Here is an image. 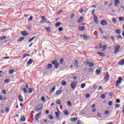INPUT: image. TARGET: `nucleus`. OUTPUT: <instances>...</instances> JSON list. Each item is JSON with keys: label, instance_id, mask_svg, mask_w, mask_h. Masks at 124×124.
I'll return each mask as SVG.
<instances>
[{"label": "nucleus", "instance_id": "obj_1", "mask_svg": "<svg viewBox=\"0 0 124 124\" xmlns=\"http://www.w3.org/2000/svg\"><path fill=\"white\" fill-rule=\"evenodd\" d=\"M42 109H43V104H41L34 108V111H35V112H39L41 111Z\"/></svg>", "mask_w": 124, "mask_h": 124}, {"label": "nucleus", "instance_id": "obj_2", "mask_svg": "<svg viewBox=\"0 0 124 124\" xmlns=\"http://www.w3.org/2000/svg\"><path fill=\"white\" fill-rule=\"evenodd\" d=\"M77 86V81H73L71 83V88L72 89H75Z\"/></svg>", "mask_w": 124, "mask_h": 124}, {"label": "nucleus", "instance_id": "obj_3", "mask_svg": "<svg viewBox=\"0 0 124 124\" xmlns=\"http://www.w3.org/2000/svg\"><path fill=\"white\" fill-rule=\"evenodd\" d=\"M41 115H42V111H40V112H39L38 114H37L35 116V121H38V119L40 117Z\"/></svg>", "mask_w": 124, "mask_h": 124}, {"label": "nucleus", "instance_id": "obj_4", "mask_svg": "<svg viewBox=\"0 0 124 124\" xmlns=\"http://www.w3.org/2000/svg\"><path fill=\"white\" fill-rule=\"evenodd\" d=\"M115 49L114 50V54H117V53H118V52H119V51H120V46L119 45H117V46H115Z\"/></svg>", "mask_w": 124, "mask_h": 124}, {"label": "nucleus", "instance_id": "obj_5", "mask_svg": "<svg viewBox=\"0 0 124 124\" xmlns=\"http://www.w3.org/2000/svg\"><path fill=\"white\" fill-rule=\"evenodd\" d=\"M118 4H120V0H115L114 5L115 7H118Z\"/></svg>", "mask_w": 124, "mask_h": 124}, {"label": "nucleus", "instance_id": "obj_6", "mask_svg": "<svg viewBox=\"0 0 124 124\" xmlns=\"http://www.w3.org/2000/svg\"><path fill=\"white\" fill-rule=\"evenodd\" d=\"M21 34L23 36H28L29 35V33L27 32V31H23L21 32Z\"/></svg>", "mask_w": 124, "mask_h": 124}, {"label": "nucleus", "instance_id": "obj_7", "mask_svg": "<svg viewBox=\"0 0 124 124\" xmlns=\"http://www.w3.org/2000/svg\"><path fill=\"white\" fill-rule=\"evenodd\" d=\"M107 75L106 76L104 77V80H105V81H107V82H108V81H109V74L108 73V72H107Z\"/></svg>", "mask_w": 124, "mask_h": 124}, {"label": "nucleus", "instance_id": "obj_8", "mask_svg": "<svg viewBox=\"0 0 124 124\" xmlns=\"http://www.w3.org/2000/svg\"><path fill=\"white\" fill-rule=\"evenodd\" d=\"M33 62V60L32 59H30L27 62L28 66H30L31 63Z\"/></svg>", "mask_w": 124, "mask_h": 124}, {"label": "nucleus", "instance_id": "obj_9", "mask_svg": "<svg viewBox=\"0 0 124 124\" xmlns=\"http://www.w3.org/2000/svg\"><path fill=\"white\" fill-rule=\"evenodd\" d=\"M80 36L82 37V38H83V39H85V40H88V38H90L89 36H86L84 34H81L80 35Z\"/></svg>", "mask_w": 124, "mask_h": 124}, {"label": "nucleus", "instance_id": "obj_10", "mask_svg": "<svg viewBox=\"0 0 124 124\" xmlns=\"http://www.w3.org/2000/svg\"><path fill=\"white\" fill-rule=\"evenodd\" d=\"M77 120H78V118H70V121L71 122H72V123H75V122H76L77 121Z\"/></svg>", "mask_w": 124, "mask_h": 124}, {"label": "nucleus", "instance_id": "obj_11", "mask_svg": "<svg viewBox=\"0 0 124 124\" xmlns=\"http://www.w3.org/2000/svg\"><path fill=\"white\" fill-rule=\"evenodd\" d=\"M101 25L102 26H106L107 25V22H106L105 20H103L101 22Z\"/></svg>", "mask_w": 124, "mask_h": 124}, {"label": "nucleus", "instance_id": "obj_12", "mask_svg": "<svg viewBox=\"0 0 124 124\" xmlns=\"http://www.w3.org/2000/svg\"><path fill=\"white\" fill-rule=\"evenodd\" d=\"M18 100L20 102H23L24 101V99L23 98V96L22 95H19L18 96Z\"/></svg>", "mask_w": 124, "mask_h": 124}, {"label": "nucleus", "instance_id": "obj_13", "mask_svg": "<svg viewBox=\"0 0 124 124\" xmlns=\"http://www.w3.org/2000/svg\"><path fill=\"white\" fill-rule=\"evenodd\" d=\"M78 61L77 60H76L75 61V63H74V65H75L76 67H77V68H79V65H78Z\"/></svg>", "mask_w": 124, "mask_h": 124}, {"label": "nucleus", "instance_id": "obj_14", "mask_svg": "<svg viewBox=\"0 0 124 124\" xmlns=\"http://www.w3.org/2000/svg\"><path fill=\"white\" fill-rule=\"evenodd\" d=\"M118 63L119 65H124V59L121 60Z\"/></svg>", "mask_w": 124, "mask_h": 124}, {"label": "nucleus", "instance_id": "obj_15", "mask_svg": "<svg viewBox=\"0 0 124 124\" xmlns=\"http://www.w3.org/2000/svg\"><path fill=\"white\" fill-rule=\"evenodd\" d=\"M91 108H93V112H95V111H96V109H95V104H93V105H92L91 106Z\"/></svg>", "mask_w": 124, "mask_h": 124}, {"label": "nucleus", "instance_id": "obj_16", "mask_svg": "<svg viewBox=\"0 0 124 124\" xmlns=\"http://www.w3.org/2000/svg\"><path fill=\"white\" fill-rule=\"evenodd\" d=\"M83 19H84V17L83 16L80 17V18L78 20V24H80V23H82V22H83Z\"/></svg>", "mask_w": 124, "mask_h": 124}, {"label": "nucleus", "instance_id": "obj_17", "mask_svg": "<svg viewBox=\"0 0 124 124\" xmlns=\"http://www.w3.org/2000/svg\"><path fill=\"white\" fill-rule=\"evenodd\" d=\"M62 90H58L56 92V94H57V95H59V94H61V93H62Z\"/></svg>", "mask_w": 124, "mask_h": 124}, {"label": "nucleus", "instance_id": "obj_18", "mask_svg": "<svg viewBox=\"0 0 124 124\" xmlns=\"http://www.w3.org/2000/svg\"><path fill=\"white\" fill-rule=\"evenodd\" d=\"M94 17V21L96 24H98V20L97 19V16H93Z\"/></svg>", "mask_w": 124, "mask_h": 124}, {"label": "nucleus", "instance_id": "obj_19", "mask_svg": "<svg viewBox=\"0 0 124 124\" xmlns=\"http://www.w3.org/2000/svg\"><path fill=\"white\" fill-rule=\"evenodd\" d=\"M101 72V70L99 69H97L95 71V73L97 74V75H99L100 74V73Z\"/></svg>", "mask_w": 124, "mask_h": 124}, {"label": "nucleus", "instance_id": "obj_20", "mask_svg": "<svg viewBox=\"0 0 124 124\" xmlns=\"http://www.w3.org/2000/svg\"><path fill=\"white\" fill-rule=\"evenodd\" d=\"M115 32L117 34H121V30H120V29H116L115 30Z\"/></svg>", "mask_w": 124, "mask_h": 124}, {"label": "nucleus", "instance_id": "obj_21", "mask_svg": "<svg viewBox=\"0 0 124 124\" xmlns=\"http://www.w3.org/2000/svg\"><path fill=\"white\" fill-rule=\"evenodd\" d=\"M59 66H60V64H59V63H56L54 64V68L56 69H58V68H59Z\"/></svg>", "mask_w": 124, "mask_h": 124}, {"label": "nucleus", "instance_id": "obj_22", "mask_svg": "<svg viewBox=\"0 0 124 124\" xmlns=\"http://www.w3.org/2000/svg\"><path fill=\"white\" fill-rule=\"evenodd\" d=\"M121 83H122V82L120 80H117L116 81V83L115 84V85L117 86V87H119V86H120V84H121Z\"/></svg>", "mask_w": 124, "mask_h": 124}, {"label": "nucleus", "instance_id": "obj_23", "mask_svg": "<svg viewBox=\"0 0 124 124\" xmlns=\"http://www.w3.org/2000/svg\"><path fill=\"white\" fill-rule=\"evenodd\" d=\"M52 64H48L46 66V68L47 69H51V68H52Z\"/></svg>", "mask_w": 124, "mask_h": 124}, {"label": "nucleus", "instance_id": "obj_24", "mask_svg": "<svg viewBox=\"0 0 124 124\" xmlns=\"http://www.w3.org/2000/svg\"><path fill=\"white\" fill-rule=\"evenodd\" d=\"M78 30L81 31H85V27L81 26L78 29Z\"/></svg>", "mask_w": 124, "mask_h": 124}, {"label": "nucleus", "instance_id": "obj_25", "mask_svg": "<svg viewBox=\"0 0 124 124\" xmlns=\"http://www.w3.org/2000/svg\"><path fill=\"white\" fill-rule=\"evenodd\" d=\"M55 90H56V87H53L52 88V89H51L50 91V93H54V92H55Z\"/></svg>", "mask_w": 124, "mask_h": 124}, {"label": "nucleus", "instance_id": "obj_26", "mask_svg": "<svg viewBox=\"0 0 124 124\" xmlns=\"http://www.w3.org/2000/svg\"><path fill=\"white\" fill-rule=\"evenodd\" d=\"M22 90L24 93H28V90H27V88H22Z\"/></svg>", "mask_w": 124, "mask_h": 124}, {"label": "nucleus", "instance_id": "obj_27", "mask_svg": "<svg viewBox=\"0 0 124 124\" xmlns=\"http://www.w3.org/2000/svg\"><path fill=\"white\" fill-rule=\"evenodd\" d=\"M98 55H99L101 57H105V55H104V53L101 52H98Z\"/></svg>", "mask_w": 124, "mask_h": 124}, {"label": "nucleus", "instance_id": "obj_28", "mask_svg": "<svg viewBox=\"0 0 124 124\" xmlns=\"http://www.w3.org/2000/svg\"><path fill=\"white\" fill-rule=\"evenodd\" d=\"M35 38H36V37H33L32 38L28 40V43H30V42H31V41H32V40H34Z\"/></svg>", "mask_w": 124, "mask_h": 124}, {"label": "nucleus", "instance_id": "obj_29", "mask_svg": "<svg viewBox=\"0 0 124 124\" xmlns=\"http://www.w3.org/2000/svg\"><path fill=\"white\" fill-rule=\"evenodd\" d=\"M61 25H62V22H57L55 24V26L57 27H60V26H61Z\"/></svg>", "mask_w": 124, "mask_h": 124}, {"label": "nucleus", "instance_id": "obj_30", "mask_svg": "<svg viewBox=\"0 0 124 124\" xmlns=\"http://www.w3.org/2000/svg\"><path fill=\"white\" fill-rule=\"evenodd\" d=\"M24 39H25V37H20L19 38L18 41H19V42H21V41H23V40Z\"/></svg>", "mask_w": 124, "mask_h": 124}, {"label": "nucleus", "instance_id": "obj_31", "mask_svg": "<svg viewBox=\"0 0 124 124\" xmlns=\"http://www.w3.org/2000/svg\"><path fill=\"white\" fill-rule=\"evenodd\" d=\"M20 120L21 122H25V121H26V117L22 116Z\"/></svg>", "mask_w": 124, "mask_h": 124}, {"label": "nucleus", "instance_id": "obj_32", "mask_svg": "<svg viewBox=\"0 0 124 124\" xmlns=\"http://www.w3.org/2000/svg\"><path fill=\"white\" fill-rule=\"evenodd\" d=\"M101 97L102 99H105V98H106V96H105V94H102L101 95Z\"/></svg>", "mask_w": 124, "mask_h": 124}, {"label": "nucleus", "instance_id": "obj_33", "mask_svg": "<svg viewBox=\"0 0 124 124\" xmlns=\"http://www.w3.org/2000/svg\"><path fill=\"white\" fill-rule=\"evenodd\" d=\"M4 39H6V36H2L0 37V40H3Z\"/></svg>", "mask_w": 124, "mask_h": 124}, {"label": "nucleus", "instance_id": "obj_34", "mask_svg": "<svg viewBox=\"0 0 124 124\" xmlns=\"http://www.w3.org/2000/svg\"><path fill=\"white\" fill-rule=\"evenodd\" d=\"M33 91V89H32V88H30L28 91L29 93H32Z\"/></svg>", "mask_w": 124, "mask_h": 124}, {"label": "nucleus", "instance_id": "obj_35", "mask_svg": "<svg viewBox=\"0 0 124 124\" xmlns=\"http://www.w3.org/2000/svg\"><path fill=\"white\" fill-rule=\"evenodd\" d=\"M45 29L46 30V31H47V32H48L49 33H51V30L50 29V27L46 28Z\"/></svg>", "mask_w": 124, "mask_h": 124}, {"label": "nucleus", "instance_id": "obj_36", "mask_svg": "<svg viewBox=\"0 0 124 124\" xmlns=\"http://www.w3.org/2000/svg\"><path fill=\"white\" fill-rule=\"evenodd\" d=\"M30 56H31V54H28V53H25V54L23 55V57H24V58H26V57H30Z\"/></svg>", "mask_w": 124, "mask_h": 124}, {"label": "nucleus", "instance_id": "obj_37", "mask_svg": "<svg viewBox=\"0 0 124 124\" xmlns=\"http://www.w3.org/2000/svg\"><path fill=\"white\" fill-rule=\"evenodd\" d=\"M55 115L56 116V118L57 119H60V114H59V113L57 112H55Z\"/></svg>", "mask_w": 124, "mask_h": 124}, {"label": "nucleus", "instance_id": "obj_38", "mask_svg": "<svg viewBox=\"0 0 124 124\" xmlns=\"http://www.w3.org/2000/svg\"><path fill=\"white\" fill-rule=\"evenodd\" d=\"M64 113L66 116H67V115H68V114H69V113L68 112V111H67V110H64Z\"/></svg>", "mask_w": 124, "mask_h": 124}, {"label": "nucleus", "instance_id": "obj_39", "mask_svg": "<svg viewBox=\"0 0 124 124\" xmlns=\"http://www.w3.org/2000/svg\"><path fill=\"white\" fill-rule=\"evenodd\" d=\"M107 49V46L106 45H104L103 46V51H105Z\"/></svg>", "mask_w": 124, "mask_h": 124}, {"label": "nucleus", "instance_id": "obj_40", "mask_svg": "<svg viewBox=\"0 0 124 124\" xmlns=\"http://www.w3.org/2000/svg\"><path fill=\"white\" fill-rule=\"evenodd\" d=\"M80 87H81V89H84V88H85V87H86V83L81 84Z\"/></svg>", "mask_w": 124, "mask_h": 124}, {"label": "nucleus", "instance_id": "obj_41", "mask_svg": "<svg viewBox=\"0 0 124 124\" xmlns=\"http://www.w3.org/2000/svg\"><path fill=\"white\" fill-rule=\"evenodd\" d=\"M62 85L63 86H65V85H66V82L64 80L62 81Z\"/></svg>", "mask_w": 124, "mask_h": 124}, {"label": "nucleus", "instance_id": "obj_42", "mask_svg": "<svg viewBox=\"0 0 124 124\" xmlns=\"http://www.w3.org/2000/svg\"><path fill=\"white\" fill-rule=\"evenodd\" d=\"M111 20L113 21L114 24L117 23V19H116L115 18H111Z\"/></svg>", "mask_w": 124, "mask_h": 124}, {"label": "nucleus", "instance_id": "obj_43", "mask_svg": "<svg viewBox=\"0 0 124 124\" xmlns=\"http://www.w3.org/2000/svg\"><path fill=\"white\" fill-rule=\"evenodd\" d=\"M67 105H68V106H71V105H72V104L71 103V102L70 101H68L67 103Z\"/></svg>", "mask_w": 124, "mask_h": 124}, {"label": "nucleus", "instance_id": "obj_44", "mask_svg": "<svg viewBox=\"0 0 124 124\" xmlns=\"http://www.w3.org/2000/svg\"><path fill=\"white\" fill-rule=\"evenodd\" d=\"M51 63L52 64H56V63H57V60H55L52 61V62H51Z\"/></svg>", "mask_w": 124, "mask_h": 124}, {"label": "nucleus", "instance_id": "obj_45", "mask_svg": "<svg viewBox=\"0 0 124 124\" xmlns=\"http://www.w3.org/2000/svg\"><path fill=\"white\" fill-rule=\"evenodd\" d=\"M93 65H94V63L91 62L90 63H89V67H93Z\"/></svg>", "mask_w": 124, "mask_h": 124}, {"label": "nucleus", "instance_id": "obj_46", "mask_svg": "<svg viewBox=\"0 0 124 124\" xmlns=\"http://www.w3.org/2000/svg\"><path fill=\"white\" fill-rule=\"evenodd\" d=\"M94 11H95L94 9L92 10V14L93 16V17H95V15H94Z\"/></svg>", "mask_w": 124, "mask_h": 124}, {"label": "nucleus", "instance_id": "obj_47", "mask_svg": "<svg viewBox=\"0 0 124 124\" xmlns=\"http://www.w3.org/2000/svg\"><path fill=\"white\" fill-rule=\"evenodd\" d=\"M61 103H62V102L61 101V100H58L56 101V104L60 105V104H61Z\"/></svg>", "mask_w": 124, "mask_h": 124}, {"label": "nucleus", "instance_id": "obj_48", "mask_svg": "<svg viewBox=\"0 0 124 124\" xmlns=\"http://www.w3.org/2000/svg\"><path fill=\"white\" fill-rule=\"evenodd\" d=\"M13 72H15L14 70H13V69H12V70H10L9 71V73L10 74H13Z\"/></svg>", "mask_w": 124, "mask_h": 124}, {"label": "nucleus", "instance_id": "obj_49", "mask_svg": "<svg viewBox=\"0 0 124 124\" xmlns=\"http://www.w3.org/2000/svg\"><path fill=\"white\" fill-rule=\"evenodd\" d=\"M1 93L2 94H5L6 93V91L5 90H2Z\"/></svg>", "mask_w": 124, "mask_h": 124}, {"label": "nucleus", "instance_id": "obj_50", "mask_svg": "<svg viewBox=\"0 0 124 124\" xmlns=\"http://www.w3.org/2000/svg\"><path fill=\"white\" fill-rule=\"evenodd\" d=\"M89 72H93V68H90L88 70Z\"/></svg>", "mask_w": 124, "mask_h": 124}, {"label": "nucleus", "instance_id": "obj_51", "mask_svg": "<svg viewBox=\"0 0 124 124\" xmlns=\"http://www.w3.org/2000/svg\"><path fill=\"white\" fill-rule=\"evenodd\" d=\"M48 118H49V119H50V120H53V119H54V118L53 117V116L52 115H49L48 116Z\"/></svg>", "mask_w": 124, "mask_h": 124}, {"label": "nucleus", "instance_id": "obj_52", "mask_svg": "<svg viewBox=\"0 0 124 124\" xmlns=\"http://www.w3.org/2000/svg\"><path fill=\"white\" fill-rule=\"evenodd\" d=\"M119 21H124V17H120L119 18Z\"/></svg>", "mask_w": 124, "mask_h": 124}, {"label": "nucleus", "instance_id": "obj_53", "mask_svg": "<svg viewBox=\"0 0 124 124\" xmlns=\"http://www.w3.org/2000/svg\"><path fill=\"white\" fill-rule=\"evenodd\" d=\"M41 101H43V102H45V98L44 96H42L41 98Z\"/></svg>", "mask_w": 124, "mask_h": 124}, {"label": "nucleus", "instance_id": "obj_54", "mask_svg": "<svg viewBox=\"0 0 124 124\" xmlns=\"http://www.w3.org/2000/svg\"><path fill=\"white\" fill-rule=\"evenodd\" d=\"M118 39H123V37L121 36V35H119L117 36Z\"/></svg>", "mask_w": 124, "mask_h": 124}, {"label": "nucleus", "instance_id": "obj_55", "mask_svg": "<svg viewBox=\"0 0 124 124\" xmlns=\"http://www.w3.org/2000/svg\"><path fill=\"white\" fill-rule=\"evenodd\" d=\"M108 114H109V111L105 110V115H108Z\"/></svg>", "mask_w": 124, "mask_h": 124}, {"label": "nucleus", "instance_id": "obj_56", "mask_svg": "<svg viewBox=\"0 0 124 124\" xmlns=\"http://www.w3.org/2000/svg\"><path fill=\"white\" fill-rule=\"evenodd\" d=\"M91 97V95H90V94H86V98H89V97Z\"/></svg>", "mask_w": 124, "mask_h": 124}, {"label": "nucleus", "instance_id": "obj_57", "mask_svg": "<svg viewBox=\"0 0 124 124\" xmlns=\"http://www.w3.org/2000/svg\"><path fill=\"white\" fill-rule=\"evenodd\" d=\"M120 106H121L120 104H116L115 105V108H119V107H120Z\"/></svg>", "mask_w": 124, "mask_h": 124}, {"label": "nucleus", "instance_id": "obj_58", "mask_svg": "<svg viewBox=\"0 0 124 124\" xmlns=\"http://www.w3.org/2000/svg\"><path fill=\"white\" fill-rule=\"evenodd\" d=\"M79 13H83L84 12V10L83 9H80L79 11Z\"/></svg>", "mask_w": 124, "mask_h": 124}, {"label": "nucleus", "instance_id": "obj_59", "mask_svg": "<svg viewBox=\"0 0 124 124\" xmlns=\"http://www.w3.org/2000/svg\"><path fill=\"white\" fill-rule=\"evenodd\" d=\"M118 81H120V82H122V81H123V78L122 77H120L118 78Z\"/></svg>", "mask_w": 124, "mask_h": 124}, {"label": "nucleus", "instance_id": "obj_60", "mask_svg": "<svg viewBox=\"0 0 124 124\" xmlns=\"http://www.w3.org/2000/svg\"><path fill=\"white\" fill-rule=\"evenodd\" d=\"M112 104H113V102H112V101H110L108 102V105L109 106H111Z\"/></svg>", "mask_w": 124, "mask_h": 124}, {"label": "nucleus", "instance_id": "obj_61", "mask_svg": "<svg viewBox=\"0 0 124 124\" xmlns=\"http://www.w3.org/2000/svg\"><path fill=\"white\" fill-rule=\"evenodd\" d=\"M99 31L101 32V33H102L103 34L104 32H103V30H102V28H99Z\"/></svg>", "mask_w": 124, "mask_h": 124}, {"label": "nucleus", "instance_id": "obj_62", "mask_svg": "<svg viewBox=\"0 0 124 124\" xmlns=\"http://www.w3.org/2000/svg\"><path fill=\"white\" fill-rule=\"evenodd\" d=\"M121 100L119 99H116V103H120Z\"/></svg>", "mask_w": 124, "mask_h": 124}, {"label": "nucleus", "instance_id": "obj_63", "mask_svg": "<svg viewBox=\"0 0 124 124\" xmlns=\"http://www.w3.org/2000/svg\"><path fill=\"white\" fill-rule=\"evenodd\" d=\"M60 63H63V59H61L60 61Z\"/></svg>", "mask_w": 124, "mask_h": 124}, {"label": "nucleus", "instance_id": "obj_64", "mask_svg": "<svg viewBox=\"0 0 124 124\" xmlns=\"http://www.w3.org/2000/svg\"><path fill=\"white\" fill-rule=\"evenodd\" d=\"M29 21H32V16H31L29 18H28Z\"/></svg>", "mask_w": 124, "mask_h": 124}]
</instances>
